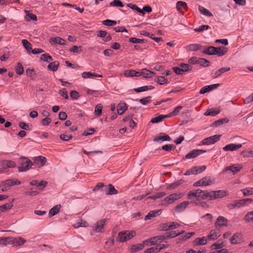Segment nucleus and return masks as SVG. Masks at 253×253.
Here are the masks:
<instances>
[{
    "mask_svg": "<svg viewBox=\"0 0 253 253\" xmlns=\"http://www.w3.org/2000/svg\"><path fill=\"white\" fill-rule=\"evenodd\" d=\"M166 193L164 192H161L156 193L155 195L148 197L147 199H151L153 200H156L158 198H160L165 196Z\"/></svg>",
    "mask_w": 253,
    "mask_h": 253,
    "instance_id": "a18cd8bd",
    "label": "nucleus"
},
{
    "mask_svg": "<svg viewBox=\"0 0 253 253\" xmlns=\"http://www.w3.org/2000/svg\"><path fill=\"white\" fill-rule=\"evenodd\" d=\"M242 154L244 157H253V148L249 150L242 151Z\"/></svg>",
    "mask_w": 253,
    "mask_h": 253,
    "instance_id": "bf43d9fd",
    "label": "nucleus"
},
{
    "mask_svg": "<svg viewBox=\"0 0 253 253\" xmlns=\"http://www.w3.org/2000/svg\"><path fill=\"white\" fill-rule=\"evenodd\" d=\"M144 243L143 244H137L133 245L130 249V253H135L138 251L141 250L144 247Z\"/></svg>",
    "mask_w": 253,
    "mask_h": 253,
    "instance_id": "f704fd0d",
    "label": "nucleus"
},
{
    "mask_svg": "<svg viewBox=\"0 0 253 253\" xmlns=\"http://www.w3.org/2000/svg\"><path fill=\"white\" fill-rule=\"evenodd\" d=\"M26 75L32 80H34L36 77V73L33 69L28 68L26 70Z\"/></svg>",
    "mask_w": 253,
    "mask_h": 253,
    "instance_id": "4c0bfd02",
    "label": "nucleus"
},
{
    "mask_svg": "<svg viewBox=\"0 0 253 253\" xmlns=\"http://www.w3.org/2000/svg\"><path fill=\"white\" fill-rule=\"evenodd\" d=\"M13 205L11 203H6L3 205L0 206V211H5L11 209Z\"/></svg>",
    "mask_w": 253,
    "mask_h": 253,
    "instance_id": "3c124183",
    "label": "nucleus"
},
{
    "mask_svg": "<svg viewBox=\"0 0 253 253\" xmlns=\"http://www.w3.org/2000/svg\"><path fill=\"white\" fill-rule=\"evenodd\" d=\"M41 59L47 62H49L53 60L52 57L48 53L42 54L41 56Z\"/></svg>",
    "mask_w": 253,
    "mask_h": 253,
    "instance_id": "603ef678",
    "label": "nucleus"
},
{
    "mask_svg": "<svg viewBox=\"0 0 253 253\" xmlns=\"http://www.w3.org/2000/svg\"><path fill=\"white\" fill-rule=\"evenodd\" d=\"M207 243V239L205 237L197 238L193 241V243L196 245H203L206 244Z\"/></svg>",
    "mask_w": 253,
    "mask_h": 253,
    "instance_id": "e433bc0d",
    "label": "nucleus"
},
{
    "mask_svg": "<svg viewBox=\"0 0 253 253\" xmlns=\"http://www.w3.org/2000/svg\"><path fill=\"white\" fill-rule=\"evenodd\" d=\"M220 112V110L217 109L211 108L208 109L205 113V116H214L218 114Z\"/></svg>",
    "mask_w": 253,
    "mask_h": 253,
    "instance_id": "c756f323",
    "label": "nucleus"
},
{
    "mask_svg": "<svg viewBox=\"0 0 253 253\" xmlns=\"http://www.w3.org/2000/svg\"><path fill=\"white\" fill-rule=\"evenodd\" d=\"M30 184L32 186H36L39 190L42 191L43 188L46 186L47 182L45 181H41L39 182L37 180H32L30 182Z\"/></svg>",
    "mask_w": 253,
    "mask_h": 253,
    "instance_id": "4468645a",
    "label": "nucleus"
},
{
    "mask_svg": "<svg viewBox=\"0 0 253 253\" xmlns=\"http://www.w3.org/2000/svg\"><path fill=\"white\" fill-rule=\"evenodd\" d=\"M153 88H154V87L152 85H145L138 88H134L133 90L136 92H140L148 90H151Z\"/></svg>",
    "mask_w": 253,
    "mask_h": 253,
    "instance_id": "c9c22d12",
    "label": "nucleus"
},
{
    "mask_svg": "<svg viewBox=\"0 0 253 253\" xmlns=\"http://www.w3.org/2000/svg\"><path fill=\"white\" fill-rule=\"evenodd\" d=\"M24 71V68L22 64L20 62H18L15 67L16 73L18 75H21L23 74Z\"/></svg>",
    "mask_w": 253,
    "mask_h": 253,
    "instance_id": "49530a36",
    "label": "nucleus"
},
{
    "mask_svg": "<svg viewBox=\"0 0 253 253\" xmlns=\"http://www.w3.org/2000/svg\"><path fill=\"white\" fill-rule=\"evenodd\" d=\"M169 118V116H168V115H161L158 117L153 118L151 120V122L152 123H158L163 121V119L164 118Z\"/></svg>",
    "mask_w": 253,
    "mask_h": 253,
    "instance_id": "79ce46f5",
    "label": "nucleus"
},
{
    "mask_svg": "<svg viewBox=\"0 0 253 253\" xmlns=\"http://www.w3.org/2000/svg\"><path fill=\"white\" fill-rule=\"evenodd\" d=\"M215 224L216 226L219 227L227 226V219L223 216H219L216 219Z\"/></svg>",
    "mask_w": 253,
    "mask_h": 253,
    "instance_id": "aec40b11",
    "label": "nucleus"
},
{
    "mask_svg": "<svg viewBox=\"0 0 253 253\" xmlns=\"http://www.w3.org/2000/svg\"><path fill=\"white\" fill-rule=\"evenodd\" d=\"M182 7L184 9H186L187 8V5L185 2L182 1H178L176 3V8L178 10H179L180 7Z\"/></svg>",
    "mask_w": 253,
    "mask_h": 253,
    "instance_id": "338daca9",
    "label": "nucleus"
},
{
    "mask_svg": "<svg viewBox=\"0 0 253 253\" xmlns=\"http://www.w3.org/2000/svg\"><path fill=\"white\" fill-rule=\"evenodd\" d=\"M59 66V62L57 61H55L50 63L47 66V69L49 70L55 72L58 70Z\"/></svg>",
    "mask_w": 253,
    "mask_h": 253,
    "instance_id": "cd10ccee",
    "label": "nucleus"
},
{
    "mask_svg": "<svg viewBox=\"0 0 253 253\" xmlns=\"http://www.w3.org/2000/svg\"><path fill=\"white\" fill-rule=\"evenodd\" d=\"M241 191L242 192L243 195L245 196L251 195L253 194V188L247 187L244 188L241 190Z\"/></svg>",
    "mask_w": 253,
    "mask_h": 253,
    "instance_id": "8fccbe9b",
    "label": "nucleus"
},
{
    "mask_svg": "<svg viewBox=\"0 0 253 253\" xmlns=\"http://www.w3.org/2000/svg\"><path fill=\"white\" fill-rule=\"evenodd\" d=\"M207 151L204 150L194 149L189 152L186 156V159H192L196 158L198 156L206 153Z\"/></svg>",
    "mask_w": 253,
    "mask_h": 253,
    "instance_id": "1a4fd4ad",
    "label": "nucleus"
},
{
    "mask_svg": "<svg viewBox=\"0 0 253 253\" xmlns=\"http://www.w3.org/2000/svg\"><path fill=\"white\" fill-rule=\"evenodd\" d=\"M198 64L204 67H208L210 66V62L205 58H199L198 59Z\"/></svg>",
    "mask_w": 253,
    "mask_h": 253,
    "instance_id": "4d7b16f0",
    "label": "nucleus"
},
{
    "mask_svg": "<svg viewBox=\"0 0 253 253\" xmlns=\"http://www.w3.org/2000/svg\"><path fill=\"white\" fill-rule=\"evenodd\" d=\"M220 136L221 135H214L204 139L202 143L203 145L213 144L219 140Z\"/></svg>",
    "mask_w": 253,
    "mask_h": 253,
    "instance_id": "423d86ee",
    "label": "nucleus"
},
{
    "mask_svg": "<svg viewBox=\"0 0 253 253\" xmlns=\"http://www.w3.org/2000/svg\"><path fill=\"white\" fill-rule=\"evenodd\" d=\"M33 160L34 165H36L39 168L43 166L46 162V158L42 156L35 157Z\"/></svg>",
    "mask_w": 253,
    "mask_h": 253,
    "instance_id": "9d476101",
    "label": "nucleus"
},
{
    "mask_svg": "<svg viewBox=\"0 0 253 253\" xmlns=\"http://www.w3.org/2000/svg\"><path fill=\"white\" fill-rule=\"evenodd\" d=\"M18 163L20 166L18 167V169L20 172L28 171L34 165L33 162L28 158L24 156L19 158Z\"/></svg>",
    "mask_w": 253,
    "mask_h": 253,
    "instance_id": "f03ea898",
    "label": "nucleus"
},
{
    "mask_svg": "<svg viewBox=\"0 0 253 253\" xmlns=\"http://www.w3.org/2000/svg\"><path fill=\"white\" fill-rule=\"evenodd\" d=\"M66 41L62 38L58 37L51 38L50 39V42L51 44L58 43L60 45H65L66 44Z\"/></svg>",
    "mask_w": 253,
    "mask_h": 253,
    "instance_id": "5701e85b",
    "label": "nucleus"
},
{
    "mask_svg": "<svg viewBox=\"0 0 253 253\" xmlns=\"http://www.w3.org/2000/svg\"><path fill=\"white\" fill-rule=\"evenodd\" d=\"M244 220L247 222L253 221V211L248 212L244 217Z\"/></svg>",
    "mask_w": 253,
    "mask_h": 253,
    "instance_id": "6e6d98bb",
    "label": "nucleus"
},
{
    "mask_svg": "<svg viewBox=\"0 0 253 253\" xmlns=\"http://www.w3.org/2000/svg\"><path fill=\"white\" fill-rule=\"evenodd\" d=\"M151 96H148L146 97L142 98L139 99V102L142 105H146L147 104L151 102Z\"/></svg>",
    "mask_w": 253,
    "mask_h": 253,
    "instance_id": "052dcab7",
    "label": "nucleus"
},
{
    "mask_svg": "<svg viewBox=\"0 0 253 253\" xmlns=\"http://www.w3.org/2000/svg\"><path fill=\"white\" fill-rule=\"evenodd\" d=\"M102 24L108 26H111L116 25L117 22L114 20L107 19L103 21Z\"/></svg>",
    "mask_w": 253,
    "mask_h": 253,
    "instance_id": "680f3d73",
    "label": "nucleus"
},
{
    "mask_svg": "<svg viewBox=\"0 0 253 253\" xmlns=\"http://www.w3.org/2000/svg\"><path fill=\"white\" fill-rule=\"evenodd\" d=\"M2 184L5 188L21 184L20 181L17 179H9L3 181Z\"/></svg>",
    "mask_w": 253,
    "mask_h": 253,
    "instance_id": "9b49d317",
    "label": "nucleus"
},
{
    "mask_svg": "<svg viewBox=\"0 0 253 253\" xmlns=\"http://www.w3.org/2000/svg\"><path fill=\"white\" fill-rule=\"evenodd\" d=\"M230 242L232 244H238L243 242V238L241 233H235L230 239Z\"/></svg>",
    "mask_w": 253,
    "mask_h": 253,
    "instance_id": "6e6552de",
    "label": "nucleus"
},
{
    "mask_svg": "<svg viewBox=\"0 0 253 253\" xmlns=\"http://www.w3.org/2000/svg\"><path fill=\"white\" fill-rule=\"evenodd\" d=\"M156 73L152 71H150L146 68L143 69L141 70V75L143 76L145 78H151L155 75Z\"/></svg>",
    "mask_w": 253,
    "mask_h": 253,
    "instance_id": "72a5a7b5",
    "label": "nucleus"
},
{
    "mask_svg": "<svg viewBox=\"0 0 253 253\" xmlns=\"http://www.w3.org/2000/svg\"><path fill=\"white\" fill-rule=\"evenodd\" d=\"M242 144H233L231 143L229 144H228L224 146L223 148V150L225 151H236L239 148L242 147Z\"/></svg>",
    "mask_w": 253,
    "mask_h": 253,
    "instance_id": "ddd939ff",
    "label": "nucleus"
},
{
    "mask_svg": "<svg viewBox=\"0 0 253 253\" xmlns=\"http://www.w3.org/2000/svg\"><path fill=\"white\" fill-rule=\"evenodd\" d=\"M243 167L241 165H233L231 166L226 167L224 169V171H231L233 172V174H235L239 172L242 169Z\"/></svg>",
    "mask_w": 253,
    "mask_h": 253,
    "instance_id": "2eb2a0df",
    "label": "nucleus"
},
{
    "mask_svg": "<svg viewBox=\"0 0 253 253\" xmlns=\"http://www.w3.org/2000/svg\"><path fill=\"white\" fill-rule=\"evenodd\" d=\"M110 6H117L123 7L124 6V4L120 0H113V1L110 3Z\"/></svg>",
    "mask_w": 253,
    "mask_h": 253,
    "instance_id": "864d4df0",
    "label": "nucleus"
},
{
    "mask_svg": "<svg viewBox=\"0 0 253 253\" xmlns=\"http://www.w3.org/2000/svg\"><path fill=\"white\" fill-rule=\"evenodd\" d=\"M198 9L201 14L209 17L213 16L212 14L203 6L200 5Z\"/></svg>",
    "mask_w": 253,
    "mask_h": 253,
    "instance_id": "58836bf2",
    "label": "nucleus"
},
{
    "mask_svg": "<svg viewBox=\"0 0 253 253\" xmlns=\"http://www.w3.org/2000/svg\"><path fill=\"white\" fill-rule=\"evenodd\" d=\"M156 82L161 85H163L167 84L168 80L163 76H158Z\"/></svg>",
    "mask_w": 253,
    "mask_h": 253,
    "instance_id": "e2e57ef3",
    "label": "nucleus"
},
{
    "mask_svg": "<svg viewBox=\"0 0 253 253\" xmlns=\"http://www.w3.org/2000/svg\"><path fill=\"white\" fill-rule=\"evenodd\" d=\"M128 7H129L130 8L135 10L137 12L142 14L143 15L144 14V12H142V10L138 7H137L136 5L132 4V3H129L127 5Z\"/></svg>",
    "mask_w": 253,
    "mask_h": 253,
    "instance_id": "0e129e2a",
    "label": "nucleus"
},
{
    "mask_svg": "<svg viewBox=\"0 0 253 253\" xmlns=\"http://www.w3.org/2000/svg\"><path fill=\"white\" fill-rule=\"evenodd\" d=\"M171 139L169 136L168 134H165L164 133H160L159 136H155L153 141L155 142H159L160 141H170Z\"/></svg>",
    "mask_w": 253,
    "mask_h": 253,
    "instance_id": "a211bd4d",
    "label": "nucleus"
},
{
    "mask_svg": "<svg viewBox=\"0 0 253 253\" xmlns=\"http://www.w3.org/2000/svg\"><path fill=\"white\" fill-rule=\"evenodd\" d=\"M217 239V235L214 230H211L208 236V239L209 240H213Z\"/></svg>",
    "mask_w": 253,
    "mask_h": 253,
    "instance_id": "774afa93",
    "label": "nucleus"
},
{
    "mask_svg": "<svg viewBox=\"0 0 253 253\" xmlns=\"http://www.w3.org/2000/svg\"><path fill=\"white\" fill-rule=\"evenodd\" d=\"M227 195L226 191L223 190L211 191L210 200L221 198Z\"/></svg>",
    "mask_w": 253,
    "mask_h": 253,
    "instance_id": "0eeeda50",
    "label": "nucleus"
},
{
    "mask_svg": "<svg viewBox=\"0 0 253 253\" xmlns=\"http://www.w3.org/2000/svg\"><path fill=\"white\" fill-rule=\"evenodd\" d=\"M104 192L107 195H115L118 193L117 190L115 188L113 185L111 184L106 185L104 188Z\"/></svg>",
    "mask_w": 253,
    "mask_h": 253,
    "instance_id": "f3484780",
    "label": "nucleus"
},
{
    "mask_svg": "<svg viewBox=\"0 0 253 253\" xmlns=\"http://www.w3.org/2000/svg\"><path fill=\"white\" fill-rule=\"evenodd\" d=\"M103 108V106L101 104H98L96 105L94 110V114L97 116L99 117L102 114V110Z\"/></svg>",
    "mask_w": 253,
    "mask_h": 253,
    "instance_id": "de8ad7c7",
    "label": "nucleus"
},
{
    "mask_svg": "<svg viewBox=\"0 0 253 253\" xmlns=\"http://www.w3.org/2000/svg\"><path fill=\"white\" fill-rule=\"evenodd\" d=\"M180 67L181 68L183 73L190 71L192 70V66L188 64L181 63L180 64Z\"/></svg>",
    "mask_w": 253,
    "mask_h": 253,
    "instance_id": "09e8293b",
    "label": "nucleus"
},
{
    "mask_svg": "<svg viewBox=\"0 0 253 253\" xmlns=\"http://www.w3.org/2000/svg\"><path fill=\"white\" fill-rule=\"evenodd\" d=\"M211 191H202L200 189L197 190L190 191L187 195V197L189 199H193L196 198L198 201L206 200L208 199L210 200Z\"/></svg>",
    "mask_w": 253,
    "mask_h": 253,
    "instance_id": "f257e3e1",
    "label": "nucleus"
},
{
    "mask_svg": "<svg viewBox=\"0 0 253 253\" xmlns=\"http://www.w3.org/2000/svg\"><path fill=\"white\" fill-rule=\"evenodd\" d=\"M22 44L28 52H31L32 50V44L27 40L24 39L22 41Z\"/></svg>",
    "mask_w": 253,
    "mask_h": 253,
    "instance_id": "a19ab883",
    "label": "nucleus"
},
{
    "mask_svg": "<svg viewBox=\"0 0 253 253\" xmlns=\"http://www.w3.org/2000/svg\"><path fill=\"white\" fill-rule=\"evenodd\" d=\"M117 112L119 115H122L126 110L127 107L125 103H119L117 106Z\"/></svg>",
    "mask_w": 253,
    "mask_h": 253,
    "instance_id": "a878e982",
    "label": "nucleus"
},
{
    "mask_svg": "<svg viewBox=\"0 0 253 253\" xmlns=\"http://www.w3.org/2000/svg\"><path fill=\"white\" fill-rule=\"evenodd\" d=\"M182 109V107L181 106H177L174 110L169 114L168 115L169 117H170L171 116H176L178 114L180 111Z\"/></svg>",
    "mask_w": 253,
    "mask_h": 253,
    "instance_id": "5fc2aeb1",
    "label": "nucleus"
},
{
    "mask_svg": "<svg viewBox=\"0 0 253 253\" xmlns=\"http://www.w3.org/2000/svg\"><path fill=\"white\" fill-rule=\"evenodd\" d=\"M161 213V210L150 211L145 217V220L150 219L152 217H155L157 215H160Z\"/></svg>",
    "mask_w": 253,
    "mask_h": 253,
    "instance_id": "2f4dec72",
    "label": "nucleus"
},
{
    "mask_svg": "<svg viewBox=\"0 0 253 253\" xmlns=\"http://www.w3.org/2000/svg\"><path fill=\"white\" fill-rule=\"evenodd\" d=\"M11 245H12L13 246H20L24 245L26 242V240L20 237L18 238L11 237Z\"/></svg>",
    "mask_w": 253,
    "mask_h": 253,
    "instance_id": "f8f14e48",
    "label": "nucleus"
},
{
    "mask_svg": "<svg viewBox=\"0 0 253 253\" xmlns=\"http://www.w3.org/2000/svg\"><path fill=\"white\" fill-rule=\"evenodd\" d=\"M181 194L176 193H172L162 200L161 202L162 206H166L173 203L176 200L180 198Z\"/></svg>",
    "mask_w": 253,
    "mask_h": 253,
    "instance_id": "20e7f679",
    "label": "nucleus"
},
{
    "mask_svg": "<svg viewBox=\"0 0 253 253\" xmlns=\"http://www.w3.org/2000/svg\"><path fill=\"white\" fill-rule=\"evenodd\" d=\"M202 52L203 53L211 55H217V52L216 51V48L214 46H210L206 47L205 49H204Z\"/></svg>",
    "mask_w": 253,
    "mask_h": 253,
    "instance_id": "4be33fe9",
    "label": "nucleus"
},
{
    "mask_svg": "<svg viewBox=\"0 0 253 253\" xmlns=\"http://www.w3.org/2000/svg\"><path fill=\"white\" fill-rule=\"evenodd\" d=\"M82 77L84 79L91 78L92 77H102V75L90 72H85L82 73Z\"/></svg>",
    "mask_w": 253,
    "mask_h": 253,
    "instance_id": "c85d7f7f",
    "label": "nucleus"
},
{
    "mask_svg": "<svg viewBox=\"0 0 253 253\" xmlns=\"http://www.w3.org/2000/svg\"><path fill=\"white\" fill-rule=\"evenodd\" d=\"M194 234V232L186 233L184 235L181 236V237L177 239V243H179L181 241H185L186 240L191 238V237H192Z\"/></svg>",
    "mask_w": 253,
    "mask_h": 253,
    "instance_id": "473e14b6",
    "label": "nucleus"
},
{
    "mask_svg": "<svg viewBox=\"0 0 253 253\" xmlns=\"http://www.w3.org/2000/svg\"><path fill=\"white\" fill-rule=\"evenodd\" d=\"M203 186H208L214 182V179L210 176H206L201 179Z\"/></svg>",
    "mask_w": 253,
    "mask_h": 253,
    "instance_id": "393cba45",
    "label": "nucleus"
},
{
    "mask_svg": "<svg viewBox=\"0 0 253 253\" xmlns=\"http://www.w3.org/2000/svg\"><path fill=\"white\" fill-rule=\"evenodd\" d=\"M189 204V203L188 201L183 202L177 205L174 208V210L176 212H181L186 209Z\"/></svg>",
    "mask_w": 253,
    "mask_h": 253,
    "instance_id": "412c9836",
    "label": "nucleus"
},
{
    "mask_svg": "<svg viewBox=\"0 0 253 253\" xmlns=\"http://www.w3.org/2000/svg\"><path fill=\"white\" fill-rule=\"evenodd\" d=\"M61 207V205L59 204L52 208L49 211V216L51 217L57 214L59 211Z\"/></svg>",
    "mask_w": 253,
    "mask_h": 253,
    "instance_id": "7c9ffc66",
    "label": "nucleus"
},
{
    "mask_svg": "<svg viewBox=\"0 0 253 253\" xmlns=\"http://www.w3.org/2000/svg\"><path fill=\"white\" fill-rule=\"evenodd\" d=\"M230 70V68L228 67L221 68L215 72V73L212 75V78L213 79H216L225 72L229 71Z\"/></svg>",
    "mask_w": 253,
    "mask_h": 253,
    "instance_id": "6ab92c4d",
    "label": "nucleus"
},
{
    "mask_svg": "<svg viewBox=\"0 0 253 253\" xmlns=\"http://www.w3.org/2000/svg\"><path fill=\"white\" fill-rule=\"evenodd\" d=\"M202 46L200 44H191L185 47L186 49L189 51H195L201 49Z\"/></svg>",
    "mask_w": 253,
    "mask_h": 253,
    "instance_id": "b1692460",
    "label": "nucleus"
},
{
    "mask_svg": "<svg viewBox=\"0 0 253 253\" xmlns=\"http://www.w3.org/2000/svg\"><path fill=\"white\" fill-rule=\"evenodd\" d=\"M184 182V180L180 179L173 183H171V184L169 185L167 187L168 189H175L176 187H177L178 186H179L180 184L183 183Z\"/></svg>",
    "mask_w": 253,
    "mask_h": 253,
    "instance_id": "c03bdc74",
    "label": "nucleus"
},
{
    "mask_svg": "<svg viewBox=\"0 0 253 253\" xmlns=\"http://www.w3.org/2000/svg\"><path fill=\"white\" fill-rule=\"evenodd\" d=\"M106 186V185H104V184L103 183H98L97 184V185L95 186V187L93 189V192H96L98 190H102L103 191H104V188Z\"/></svg>",
    "mask_w": 253,
    "mask_h": 253,
    "instance_id": "13d9d810",
    "label": "nucleus"
},
{
    "mask_svg": "<svg viewBox=\"0 0 253 253\" xmlns=\"http://www.w3.org/2000/svg\"><path fill=\"white\" fill-rule=\"evenodd\" d=\"M194 168L196 174L204 171L206 169V167L205 166H196L194 167Z\"/></svg>",
    "mask_w": 253,
    "mask_h": 253,
    "instance_id": "69168bd1",
    "label": "nucleus"
},
{
    "mask_svg": "<svg viewBox=\"0 0 253 253\" xmlns=\"http://www.w3.org/2000/svg\"><path fill=\"white\" fill-rule=\"evenodd\" d=\"M228 122V119H227V118H224L214 121L211 124V126L212 127H216L223 124L227 123Z\"/></svg>",
    "mask_w": 253,
    "mask_h": 253,
    "instance_id": "bb28decb",
    "label": "nucleus"
},
{
    "mask_svg": "<svg viewBox=\"0 0 253 253\" xmlns=\"http://www.w3.org/2000/svg\"><path fill=\"white\" fill-rule=\"evenodd\" d=\"M107 222L106 219H103L97 221L93 225V230L97 232H103L104 226Z\"/></svg>",
    "mask_w": 253,
    "mask_h": 253,
    "instance_id": "39448f33",
    "label": "nucleus"
},
{
    "mask_svg": "<svg viewBox=\"0 0 253 253\" xmlns=\"http://www.w3.org/2000/svg\"><path fill=\"white\" fill-rule=\"evenodd\" d=\"M11 237L0 238V245L6 246L8 244L11 245Z\"/></svg>",
    "mask_w": 253,
    "mask_h": 253,
    "instance_id": "ea45409f",
    "label": "nucleus"
},
{
    "mask_svg": "<svg viewBox=\"0 0 253 253\" xmlns=\"http://www.w3.org/2000/svg\"><path fill=\"white\" fill-rule=\"evenodd\" d=\"M242 206H245L243 199L235 200L227 205V207L230 209H233L235 208H240Z\"/></svg>",
    "mask_w": 253,
    "mask_h": 253,
    "instance_id": "dca6fc26",
    "label": "nucleus"
},
{
    "mask_svg": "<svg viewBox=\"0 0 253 253\" xmlns=\"http://www.w3.org/2000/svg\"><path fill=\"white\" fill-rule=\"evenodd\" d=\"M216 48L217 52V55L218 56L224 55L227 51V48L224 46L217 47Z\"/></svg>",
    "mask_w": 253,
    "mask_h": 253,
    "instance_id": "37998d69",
    "label": "nucleus"
},
{
    "mask_svg": "<svg viewBox=\"0 0 253 253\" xmlns=\"http://www.w3.org/2000/svg\"><path fill=\"white\" fill-rule=\"evenodd\" d=\"M135 234L134 231H124L120 232L117 240L120 242H124L131 239Z\"/></svg>",
    "mask_w": 253,
    "mask_h": 253,
    "instance_id": "7ed1b4c3",
    "label": "nucleus"
}]
</instances>
